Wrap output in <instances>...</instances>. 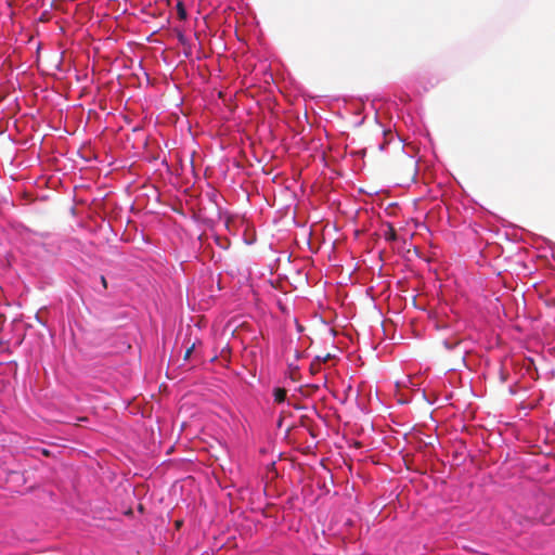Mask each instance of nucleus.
<instances>
[{
  "label": "nucleus",
  "mask_w": 555,
  "mask_h": 555,
  "mask_svg": "<svg viewBox=\"0 0 555 555\" xmlns=\"http://www.w3.org/2000/svg\"><path fill=\"white\" fill-rule=\"evenodd\" d=\"M215 243L221 249H228L230 247V241L227 237H221L219 235L215 236Z\"/></svg>",
  "instance_id": "4"
},
{
  "label": "nucleus",
  "mask_w": 555,
  "mask_h": 555,
  "mask_svg": "<svg viewBox=\"0 0 555 555\" xmlns=\"http://www.w3.org/2000/svg\"><path fill=\"white\" fill-rule=\"evenodd\" d=\"M36 320H37L40 324H42V325H44V326H46V324L42 322V320L39 318V315H38V314L36 315Z\"/></svg>",
  "instance_id": "9"
},
{
  "label": "nucleus",
  "mask_w": 555,
  "mask_h": 555,
  "mask_svg": "<svg viewBox=\"0 0 555 555\" xmlns=\"http://www.w3.org/2000/svg\"><path fill=\"white\" fill-rule=\"evenodd\" d=\"M273 400L275 403H284L286 401L287 392L284 388L274 387L272 390Z\"/></svg>",
  "instance_id": "2"
},
{
  "label": "nucleus",
  "mask_w": 555,
  "mask_h": 555,
  "mask_svg": "<svg viewBox=\"0 0 555 555\" xmlns=\"http://www.w3.org/2000/svg\"><path fill=\"white\" fill-rule=\"evenodd\" d=\"M193 349H194V345H192L190 348H188V350L185 352V357H184L185 359H188L190 357V354L192 353Z\"/></svg>",
  "instance_id": "8"
},
{
  "label": "nucleus",
  "mask_w": 555,
  "mask_h": 555,
  "mask_svg": "<svg viewBox=\"0 0 555 555\" xmlns=\"http://www.w3.org/2000/svg\"><path fill=\"white\" fill-rule=\"evenodd\" d=\"M176 9L179 20L186 21L188 12L182 1H178Z\"/></svg>",
  "instance_id": "3"
},
{
  "label": "nucleus",
  "mask_w": 555,
  "mask_h": 555,
  "mask_svg": "<svg viewBox=\"0 0 555 555\" xmlns=\"http://www.w3.org/2000/svg\"><path fill=\"white\" fill-rule=\"evenodd\" d=\"M177 38H178L179 43L181 46H183V48H184V55L186 57H190L192 55V48H191L190 39L183 33H179Z\"/></svg>",
  "instance_id": "1"
},
{
  "label": "nucleus",
  "mask_w": 555,
  "mask_h": 555,
  "mask_svg": "<svg viewBox=\"0 0 555 555\" xmlns=\"http://www.w3.org/2000/svg\"><path fill=\"white\" fill-rule=\"evenodd\" d=\"M460 340H451L448 338L442 340V345L448 351L454 350L460 345Z\"/></svg>",
  "instance_id": "5"
},
{
  "label": "nucleus",
  "mask_w": 555,
  "mask_h": 555,
  "mask_svg": "<svg viewBox=\"0 0 555 555\" xmlns=\"http://www.w3.org/2000/svg\"><path fill=\"white\" fill-rule=\"evenodd\" d=\"M330 359H331V354H330V353H327V354H325V356H323V357H321V356H317V357L314 358V361H318V362L324 363V362H326V361H327V360H330Z\"/></svg>",
  "instance_id": "6"
},
{
  "label": "nucleus",
  "mask_w": 555,
  "mask_h": 555,
  "mask_svg": "<svg viewBox=\"0 0 555 555\" xmlns=\"http://www.w3.org/2000/svg\"><path fill=\"white\" fill-rule=\"evenodd\" d=\"M100 281H101V284L103 286V289H106L107 288V282H106V279L104 275H101L100 276Z\"/></svg>",
  "instance_id": "7"
}]
</instances>
